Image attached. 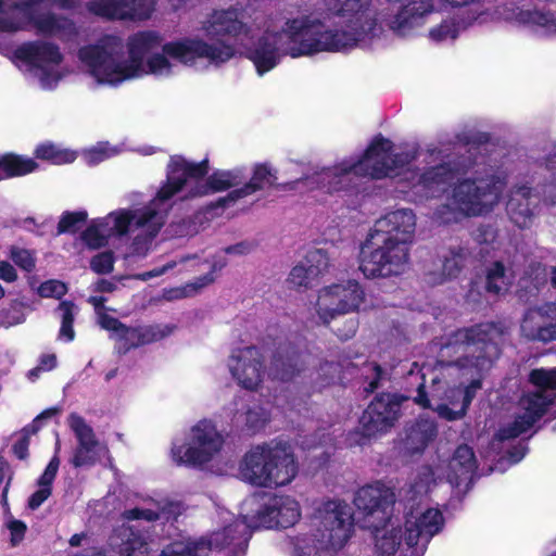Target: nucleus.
Masks as SVG:
<instances>
[{"label": "nucleus", "instance_id": "nucleus-53", "mask_svg": "<svg viewBox=\"0 0 556 556\" xmlns=\"http://www.w3.org/2000/svg\"><path fill=\"white\" fill-rule=\"evenodd\" d=\"M547 169L551 172L549 181L543 187V194L546 200L556 204V161H549Z\"/></svg>", "mask_w": 556, "mask_h": 556}, {"label": "nucleus", "instance_id": "nucleus-51", "mask_svg": "<svg viewBox=\"0 0 556 556\" xmlns=\"http://www.w3.org/2000/svg\"><path fill=\"white\" fill-rule=\"evenodd\" d=\"M5 527L10 531V543L12 546H17L25 536L27 527L26 525L13 517H9L5 521Z\"/></svg>", "mask_w": 556, "mask_h": 556}, {"label": "nucleus", "instance_id": "nucleus-64", "mask_svg": "<svg viewBox=\"0 0 556 556\" xmlns=\"http://www.w3.org/2000/svg\"><path fill=\"white\" fill-rule=\"evenodd\" d=\"M526 455V447L519 446L516 451L509 453V457L514 464L520 462Z\"/></svg>", "mask_w": 556, "mask_h": 556}, {"label": "nucleus", "instance_id": "nucleus-26", "mask_svg": "<svg viewBox=\"0 0 556 556\" xmlns=\"http://www.w3.org/2000/svg\"><path fill=\"white\" fill-rule=\"evenodd\" d=\"M468 250L463 247H452L442 255V264L439 270L427 274V281L431 285H442L455 279L460 274L468 258Z\"/></svg>", "mask_w": 556, "mask_h": 556}, {"label": "nucleus", "instance_id": "nucleus-57", "mask_svg": "<svg viewBox=\"0 0 556 556\" xmlns=\"http://www.w3.org/2000/svg\"><path fill=\"white\" fill-rule=\"evenodd\" d=\"M13 452L20 459L26 458L28 454V439L23 437L17 440L13 445Z\"/></svg>", "mask_w": 556, "mask_h": 556}, {"label": "nucleus", "instance_id": "nucleus-33", "mask_svg": "<svg viewBox=\"0 0 556 556\" xmlns=\"http://www.w3.org/2000/svg\"><path fill=\"white\" fill-rule=\"evenodd\" d=\"M36 168L37 163L33 159L7 154L0 157V180L8 177L26 175Z\"/></svg>", "mask_w": 556, "mask_h": 556}, {"label": "nucleus", "instance_id": "nucleus-49", "mask_svg": "<svg viewBox=\"0 0 556 556\" xmlns=\"http://www.w3.org/2000/svg\"><path fill=\"white\" fill-rule=\"evenodd\" d=\"M10 256L18 267L26 271H30L35 267V257L29 250L13 247Z\"/></svg>", "mask_w": 556, "mask_h": 556}, {"label": "nucleus", "instance_id": "nucleus-45", "mask_svg": "<svg viewBox=\"0 0 556 556\" xmlns=\"http://www.w3.org/2000/svg\"><path fill=\"white\" fill-rule=\"evenodd\" d=\"M26 319L23 305L13 303L10 307L0 311V326L12 327L24 323Z\"/></svg>", "mask_w": 556, "mask_h": 556}, {"label": "nucleus", "instance_id": "nucleus-3", "mask_svg": "<svg viewBox=\"0 0 556 556\" xmlns=\"http://www.w3.org/2000/svg\"><path fill=\"white\" fill-rule=\"evenodd\" d=\"M208 172L207 161L189 162L182 156H172L167 165L166 181L156 195L146 205L111 212L94 219L83 232L81 239L91 249H99L111 237L131 233V253L146 256L165 224L175 197L180 200L219 192L240 185L245 174L242 168L217 170L204 179Z\"/></svg>", "mask_w": 556, "mask_h": 556}, {"label": "nucleus", "instance_id": "nucleus-61", "mask_svg": "<svg viewBox=\"0 0 556 556\" xmlns=\"http://www.w3.org/2000/svg\"><path fill=\"white\" fill-rule=\"evenodd\" d=\"M60 412L59 408H49L42 412L40 415H38L34 421V427L38 428L40 426L41 420L51 418L52 416L56 415Z\"/></svg>", "mask_w": 556, "mask_h": 556}, {"label": "nucleus", "instance_id": "nucleus-43", "mask_svg": "<svg viewBox=\"0 0 556 556\" xmlns=\"http://www.w3.org/2000/svg\"><path fill=\"white\" fill-rule=\"evenodd\" d=\"M316 279L305 265L299 263L291 269L288 281L293 288H308Z\"/></svg>", "mask_w": 556, "mask_h": 556}, {"label": "nucleus", "instance_id": "nucleus-52", "mask_svg": "<svg viewBox=\"0 0 556 556\" xmlns=\"http://www.w3.org/2000/svg\"><path fill=\"white\" fill-rule=\"evenodd\" d=\"M114 257L111 252L97 254L90 262L91 269L97 274H109L113 270Z\"/></svg>", "mask_w": 556, "mask_h": 556}, {"label": "nucleus", "instance_id": "nucleus-32", "mask_svg": "<svg viewBox=\"0 0 556 556\" xmlns=\"http://www.w3.org/2000/svg\"><path fill=\"white\" fill-rule=\"evenodd\" d=\"M118 536L122 540L119 549L112 556H147L149 545L147 538L131 528H123Z\"/></svg>", "mask_w": 556, "mask_h": 556}, {"label": "nucleus", "instance_id": "nucleus-39", "mask_svg": "<svg viewBox=\"0 0 556 556\" xmlns=\"http://www.w3.org/2000/svg\"><path fill=\"white\" fill-rule=\"evenodd\" d=\"M58 311L61 314V328L59 338L61 340H65L66 342H71L75 338L73 323L75 314L77 313V307L73 302L63 301L60 303Z\"/></svg>", "mask_w": 556, "mask_h": 556}, {"label": "nucleus", "instance_id": "nucleus-38", "mask_svg": "<svg viewBox=\"0 0 556 556\" xmlns=\"http://www.w3.org/2000/svg\"><path fill=\"white\" fill-rule=\"evenodd\" d=\"M35 154L38 159L50 161L53 164L62 165L75 161L76 153L67 149H61L52 143H43L37 147Z\"/></svg>", "mask_w": 556, "mask_h": 556}, {"label": "nucleus", "instance_id": "nucleus-58", "mask_svg": "<svg viewBox=\"0 0 556 556\" xmlns=\"http://www.w3.org/2000/svg\"><path fill=\"white\" fill-rule=\"evenodd\" d=\"M368 368L374 372L375 377L370 380L369 387L367 389L368 392H372L375 389H377L379 380L381 379L382 369L377 364H370L368 365Z\"/></svg>", "mask_w": 556, "mask_h": 556}, {"label": "nucleus", "instance_id": "nucleus-22", "mask_svg": "<svg viewBox=\"0 0 556 556\" xmlns=\"http://www.w3.org/2000/svg\"><path fill=\"white\" fill-rule=\"evenodd\" d=\"M417 226V216L412 208L390 211L376 220L370 232L392 236L397 242L412 247Z\"/></svg>", "mask_w": 556, "mask_h": 556}, {"label": "nucleus", "instance_id": "nucleus-12", "mask_svg": "<svg viewBox=\"0 0 556 556\" xmlns=\"http://www.w3.org/2000/svg\"><path fill=\"white\" fill-rule=\"evenodd\" d=\"M223 445L224 438L216 426L210 420H200L185 442H173L170 459L177 466L201 468L220 453Z\"/></svg>", "mask_w": 556, "mask_h": 556}, {"label": "nucleus", "instance_id": "nucleus-23", "mask_svg": "<svg viewBox=\"0 0 556 556\" xmlns=\"http://www.w3.org/2000/svg\"><path fill=\"white\" fill-rule=\"evenodd\" d=\"M536 203L530 187L515 186L506 205L507 214L516 226L527 228L533 222Z\"/></svg>", "mask_w": 556, "mask_h": 556}, {"label": "nucleus", "instance_id": "nucleus-42", "mask_svg": "<svg viewBox=\"0 0 556 556\" xmlns=\"http://www.w3.org/2000/svg\"><path fill=\"white\" fill-rule=\"evenodd\" d=\"M87 212H65L60 218L58 224V235L61 233H74L81 228L87 219Z\"/></svg>", "mask_w": 556, "mask_h": 556}, {"label": "nucleus", "instance_id": "nucleus-48", "mask_svg": "<svg viewBox=\"0 0 556 556\" xmlns=\"http://www.w3.org/2000/svg\"><path fill=\"white\" fill-rule=\"evenodd\" d=\"M2 4V0H0V31L16 33L23 29V21L17 15L3 10Z\"/></svg>", "mask_w": 556, "mask_h": 556}, {"label": "nucleus", "instance_id": "nucleus-19", "mask_svg": "<svg viewBox=\"0 0 556 556\" xmlns=\"http://www.w3.org/2000/svg\"><path fill=\"white\" fill-rule=\"evenodd\" d=\"M395 502L394 493L382 482L362 486L355 494L354 504L364 516L365 528H376L377 522L386 521Z\"/></svg>", "mask_w": 556, "mask_h": 556}, {"label": "nucleus", "instance_id": "nucleus-2", "mask_svg": "<svg viewBox=\"0 0 556 556\" xmlns=\"http://www.w3.org/2000/svg\"><path fill=\"white\" fill-rule=\"evenodd\" d=\"M393 143L376 137L361 157H345L332 166L295 181L278 185L279 189L292 190L300 186L320 189L325 193H352L353 177L371 179L399 178L397 190L414 203L424 202L441 194L456 173L473 168V177L459 179L451 189L446 203L433 213L440 224L457 223L466 217L483 216L500 203L515 165L507 157L485 156V147L466 150L462 147L429 143L425 149L408 144L393 152Z\"/></svg>", "mask_w": 556, "mask_h": 556}, {"label": "nucleus", "instance_id": "nucleus-34", "mask_svg": "<svg viewBox=\"0 0 556 556\" xmlns=\"http://www.w3.org/2000/svg\"><path fill=\"white\" fill-rule=\"evenodd\" d=\"M227 265V261L224 255H215L211 261V271L195 278L193 281L187 283L182 289L176 290L175 298L189 296L195 294L203 288L213 283L215 280L214 273L223 269Z\"/></svg>", "mask_w": 556, "mask_h": 556}, {"label": "nucleus", "instance_id": "nucleus-5", "mask_svg": "<svg viewBox=\"0 0 556 556\" xmlns=\"http://www.w3.org/2000/svg\"><path fill=\"white\" fill-rule=\"evenodd\" d=\"M241 519L233 520L230 511L223 510L220 531L197 541H179L165 547L161 556H211L225 547H231L235 556H243L251 531L258 528H290L301 518L299 502L288 495L273 496L263 501L258 495L245 498L241 506Z\"/></svg>", "mask_w": 556, "mask_h": 556}, {"label": "nucleus", "instance_id": "nucleus-6", "mask_svg": "<svg viewBox=\"0 0 556 556\" xmlns=\"http://www.w3.org/2000/svg\"><path fill=\"white\" fill-rule=\"evenodd\" d=\"M432 482L434 472L425 466L404 490L405 546L410 552L409 556H422L431 539L444 527V517L440 509L422 506Z\"/></svg>", "mask_w": 556, "mask_h": 556}, {"label": "nucleus", "instance_id": "nucleus-40", "mask_svg": "<svg viewBox=\"0 0 556 556\" xmlns=\"http://www.w3.org/2000/svg\"><path fill=\"white\" fill-rule=\"evenodd\" d=\"M300 263L305 265L309 269L311 274L318 278L328 269L330 255L324 249H312L305 254L304 258Z\"/></svg>", "mask_w": 556, "mask_h": 556}, {"label": "nucleus", "instance_id": "nucleus-10", "mask_svg": "<svg viewBox=\"0 0 556 556\" xmlns=\"http://www.w3.org/2000/svg\"><path fill=\"white\" fill-rule=\"evenodd\" d=\"M409 250L392 236L369 232L362 248L359 269L367 278L402 275L409 266Z\"/></svg>", "mask_w": 556, "mask_h": 556}, {"label": "nucleus", "instance_id": "nucleus-62", "mask_svg": "<svg viewBox=\"0 0 556 556\" xmlns=\"http://www.w3.org/2000/svg\"><path fill=\"white\" fill-rule=\"evenodd\" d=\"M55 365H56V357H55V355L50 354V355H45L41 357L39 366L43 370H51L52 368L55 367Z\"/></svg>", "mask_w": 556, "mask_h": 556}, {"label": "nucleus", "instance_id": "nucleus-9", "mask_svg": "<svg viewBox=\"0 0 556 556\" xmlns=\"http://www.w3.org/2000/svg\"><path fill=\"white\" fill-rule=\"evenodd\" d=\"M535 391L520 399V413L515 420L500 429V441L509 440L527 432L556 399V368H538L530 374Z\"/></svg>", "mask_w": 556, "mask_h": 556}, {"label": "nucleus", "instance_id": "nucleus-13", "mask_svg": "<svg viewBox=\"0 0 556 556\" xmlns=\"http://www.w3.org/2000/svg\"><path fill=\"white\" fill-rule=\"evenodd\" d=\"M475 17L481 23L506 22L541 37H556V11L547 8L523 9L514 2H504L493 10L479 11Z\"/></svg>", "mask_w": 556, "mask_h": 556}, {"label": "nucleus", "instance_id": "nucleus-50", "mask_svg": "<svg viewBox=\"0 0 556 556\" xmlns=\"http://www.w3.org/2000/svg\"><path fill=\"white\" fill-rule=\"evenodd\" d=\"M67 292V287L64 282L55 279L42 282L38 288V293L42 298L60 299Z\"/></svg>", "mask_w": 556, "mask_h": 556}, {"label": "nucleus", "instance_id": "nucleus-59", "mask_svg": "<svg viewBox=\"0 0 556 556\" xmlns=\"http://www.w3.org/2000/svg\"><path fill=\"white\" fill-rule=\"evenodd\" d=\"M531 275H534L532 280L534 281L535 287H538L541 283H544L547 277L546 269L543 266H541V264H538L532 268Z\"/></svg>", "mask_w": 556, "mask_h": 556}, {"label": "nucleus", "instance_id": "nucleus-4", "mask_svg": "<svg viewBox=\"0 0 556 556\" xmlns=\"http://www.w3.org/2000/svg\"><path fill=\"white\" fill-rule=\"evenodd\" d=\"M497 327L481 324L468 329H459L451 333L439 351L438 366L448 374L457 371L470 380L465 388L445 389L443 382L433 376L429 391H426V376L429 368L412 365L407 374V383L416 386L415 402L422 407L432 408L446 420H457L465 416L472 399L481 389V372L486 369L497 354L494 338Z\"/></svg>", "mask_w": 556, "mask_h": 556}, {"label": "nucleus", "instance_id": "nucleus-63", "mask_svg": "<svg viewBox=\"0 0 556 556\" xmlns=\"http://www.w3.org/2000/svg\"><path fill=\"white\" fill-rule=\"evenodd\" d=\"M346 328H348V331L345 333H339L341 339L346 340V339L351 338L356 332V329H357L356 320L350 319L346 324Z\"/></svg>", "mask_w": 556, "mask_h": 556}, {"label": "nucleus", "instance_id": "nucleus-28", "mask_svg": "<svg viewBox=\"0 0 556 556\" xmlns=\"http://www.w3.org/2000/svg\"><path fill=\"white\" fill-rule=\"evenodd\" d=\"M301 370L300 355L290 348H279L273 357L269 375L274 379L288 381Z\"/></svg>", "mask_w": 556, "mask_h": 556}, {"label": "nucleus", "instance_id": "nucleus-18", "mask_svg": "<svg viewBox=\"0 0 556 556\" xmlns=\"http://www.w3.org/2000/svg\"><path fill=\"white\" fill-rule=\"evenodd\" d=\"M67 425L76 439L70 463L75 468L94 466L108 453L106 445L98 440L92 427L78 414L72 413Z\"/></svg>", "mask_w": 556, "mask_h": 556}, {"label": "nucleus", "instance_id": "nucleus-31", "mask_svg": "<svg viewBox=\"0 0 556 556\" xmlns=\"http://www.w3.org/2000/svg\"><path fill=\"white\" fill-rule=\"evenodd\" d=\"M60 459L54 455L38 479V490L28 500V507L30 509H37L51 495V485L58 473Z\"/></svg>", "mask_w": 556, "mask_h": 556}, {"label": "nucleus", "instance_id": "nucleus-56", "mask_svg": "<svg viewBox=\"0 0 556 556\" xmlns=\"http://www.w3.org/2000/svg\"><path fill=\"white\" fill-rule=\"evenodd\" d=\"M253 250V244L248 242H240L235 245H230L225 249V253L227 254H237V255H244L250 253Z\"/></svg>", "mask_w": 556, "mask_h": 556}, {"label": "nucleus", "instance_id": "nucleus-25", "mask_svg": "<svg viewBox=\"0 0 556 556\" xmlns=\"http://www.w3.org/2000/svg\"><path fill=\"white\" fill-rule=\"evenodd\" d=\"M375 536L377 556H394L401 548L405 536L397 519L389 517L386 521L377 522L376 528H369Z\"/></svg>", "mask_w": 556, "mask_h": 556}, {"label": "nucleus", "instance_id": "nucleus-35", "mask_svg": "<svg viewBox=\"0 0 556 556\" xmlns=\"http://www.w3.org/2000/svg\"><path fill=\"white\" fill-rule=\"evenodd\" d=\"M437 434V427L432 420L421 418L410 429L408 441L416 451L422 450Z\"/></svg>", "mask_w": 556, "mask_h": 556}, {"label": "nucleus", "instance_id": "nucleus-8", "mask_svg": "<svg viewBox=\"0 0 556 556\" xmlns=\"http://www.w3.org/2000/svg\"><path fill=\"white\" fill-rule=\"evenodd\" d=\"M317 545L312 549L298 546L295 556H317V549L339 551L352 538L354 518L351 506L342 500H326L315 508Z\"/></svg>", "mask_w": 556, "mask_h": 556}, {"label": "nucleus", "instance_id": "nucleus-36", "mask_svg": "<svg viewBox=\"0 0 556 556\" xmlns=\"http://www.w3.org/2000/svg\"><path fill=\"white\" fill-rule=\"evenodd\" d=\"M466 26H468L467 20L462 26L454 18H446L429 29L428 38L435 43L444 42L447 40H455L458 37L460 30Z\"/></svg>", "mask_w": 556, "mask_h": 556}, {"label": "nucleus", "instance_id": "nucleus-37", "mask_svg": "<svg viewBox=\"0 0 556 556\" xmlns=\"http://www.w3.org/2000/svg\"><path fill=\"white\" fill-rule=\"evenodd\" d=\"M510 285V276L501 262L493 263L486 271L485 289L493 294H500Z\"/></svg>", "mask_w": 556, "mask_h": 556}, {"label": "nucleus", "instance_id": "nucleus-46", "mask_svg": "<svg viewBox=\"0 0 556 556\" xmlns=\"http://www.w3.org/2000/svg\"><path fill=\"white\" fill-rule=\"evenodd\" d=\"M340 366L334 363H325L323 364L318 371L316 378V384L319 389L334 383L337 379H339Z\"/></svg>", "mask_w": 556, "mask_h": 556}, {"label": "nucleus", "instance_id": "nucleus-1", "mask_svg": "<svg viewBox=\"0 0 556 556\" xmlns=\"http://www.w3.org/2000/svg\"><path fill=\"white\" fill-rule=\"evenodd\" d=\"M326 14H303L286 21L281 31L266 26L264 16L249 25L235 8L214 10L201 22L208 38L182 37L164 42L155 30L132 34L125 41L105 34L80 47L77 58L84 74L98 86L118 87L148 75L168 78L177 64L195 71L219 68L236 55L231 38L245 49L260 76L276 67L286 54L311 56L372 48L387 40L384 16L375 0H323Z\"/></svg>", "mask_w": 556, "mask_h": 556}, {"label": "nucleus", "instance_id": "nucleus-7", "mask_svg": "<svg viewBox=\"0 0 556 556\" xmlns=\"http://www.w3.org/2000/svg\"><path fill=\"white\" fill-rule=\"evenodd\" d=\"M242 480L263 488L285 486L298 475L290 447L282 442L265 443L249 450L239 466Z\"/></svg>", "mask_w": 556, "mask_h": 556}, {"label": "nucleus", "instance_id": "nucleus-24", "mask_svg": "<svg viewBox=\"0 0 556 556\" xmlns=\"http://www.w3.org/2000/svg\"><path fill=\"white\" fill-rule=\"evenodd\" d=\"M276 181L277 173L275 169H273L268 164H257L254 166L250 181L243 187L230 191L226 197L218 199L217 205L223 207L230 206L242 198L274 186Z\"/></svg>", "mask_w": 556, "mask_h": 556}, {"label": "nucleus", "instance_id": "nucleus-60", "mask_svg": "<svg viewBox=\"0 0 556 556\" xmlns=\"http://www.w3.org/2000/svg\"><path fill=\"white\" fill-rule=\"evenodd\" d=\"M116 289V285L106 279H99L93 285V290L97 292H113Z\"/></svg>", "mask_w": 556, "mask_h": 556}, {"label": "nucleus", "instance_id": "nucleus-30", "mask_svg": "<svg viewBox=\"0 0 556 556\" xmlns=\"http://www.w3.org/2000/svg\"><path fill=\"white\" fill-rule=\"evenodd\" d=\"M270 419L269 413L260 405L248 407L245 410L236 413L232 416V422L242 427L250 433H256L263 430Z\"/></svg>", "mask_w": 556, "mask_h": 556}, {"label": "nucleus", "instance_id": "nucleus-15", "mask_svg": "<svg viewBox=\"0 0 556 556\" xmlns=\"http://www.w3.org/2000/svg\"><path fill=\"white\" fill-rule=\"evenodd\" d=\"M99 324L103 329L112 333V337L118 342V349L123 352L142 344L160 341L170 336L175 330V326L170 324H155L130 328L115 317L104 313L99 314Z\"/></svg>", "mask_w": 556, "mask_h": 556}, {"label": "nucleus", "instance_id": "nucleus-29", "mask_svg": "<svg viewBox=\"0 0 556 556\" xmlns=\"http://www.w3.org/2000/svg\"><path fill=\"white\" fill-rule=\"evenodd\" d=\"M181 505L177 502H169L161 504L159 502H151L148 506L135 507L126 509L123 516L127 520H147L153 521L162 516L166 519L180 514Z\"/></svg>", "mask_w": 556, "mask_h": 556}, {"label": "nucleus", "instance_id": "nucleus-47", "mask_svg": "<svg viewBox=\"0 0 556 556\" xmlns=\"http://www.w3.org/2000/svg\"><path fill=\"white\" fill-rule=\"evenodd\" d=\"M197 258H198L197 255H189V254L188 255H184V256L179 257L178 260H174V261L167 262L162 267H157V268H154L152 270L142 273V274L138 275V278L143 280V281H147L149 279L159 277V276L167 273L168 270L175 268L179 264L180 265H185V264H187V263H189L191 261H194Z\"/></svg>", "mask_w": 556, "mask_h": 556}, {"label": "nucleus", "instance_id": "nucleus-55", "mask_svg": "<svg viewBox=\"0 0 556 556\" xmlns=\"http://www.w3.org/2000/svg\"><path fill=\"white\" fill-rule=\"evenodd\" d=\"M17 278L16 270L7 261H0V279L7 282H13Z\"/></svg>", "mask_w": 556, "mask_h": 556}, {"label": "nucleus", "instance_id": "nucleus-44", "mask_svg": "<svg viewBox=\"0 0 556 556\" xmlns=\"http://www.w3.org/2000/svg\"><path fill=\"white\" fill-rule=\"evenodd\" d=\"M117 154V149L106 143H99L84 152V160L89 165H96Z\"/></svg>", "mask_w": 556, "mask_h": 556}, {"label": "nucleus", "instance_id": "nucleus-14", "mask_svg": "<svg viewBox=\"0 0 556 556\" xmlns=\"http://www.w3.org/2000/svg\"><path fill=\"white\" fill-rule=\"evenodd\" d=\"M364 292L356 281L332 283L318 291L315 312L320 323L327 325L340 315L357 309Z\"/></svg>", "mask_w": 556, "mask_h": 556}, {"label": "nucleus", "instance_id": "nucleus-21", "mask_svg": "<svg viewBox=\"0 0 556 556\" xmlns=\"http://www.w3.org/2000/svg\"><path fill=\"white\" fill-rule=\"evenodd\" d=\"M521 334L533 341L556 340V304L547 302L528 308L520 324Z\"/></svg>", "mask_w": 556, "mask_h": 556}, {"label": "nucleus", "instance_id": "nucleus-17", "mask_svg": "<svg viewBox=\"0 0 556 556\" xmlns=\"http://www.w3.org/2000/svg\"><path fill=\"white\" fill-rule=\"evenodd\" d=\"M400 401L396 395L381 394L368 405L359 418L362 434L350 440V445L364 444V440L389 430L399 418Z\"/></svg>", "mask_w": 556, "mask_h": 556}, {"label": "nucleus", "instance_id": "nucleus-54", "mask_svg": "<svg viewBox=\"0 0 556 556\" xmlns=\"http://www.w3.org/2000/svg\"><path fill=\"white\" fill-rule=\"evenodd\" d=\"M547 169L551 172L549 181L543 187V194L546 200L556 204V161H549Z\"/></svg>", "mask_w": 556, "mask_h": 556}, {"label": "nucleus", "instance_id": "nucleus-11", "mask_svg": "<svg viewBox=\"0 0 556 556\" xmlns=\"http://www.w3.org/2000/svg\"><path fill=\"white\" fill-rule=\"evenodd\" d=\"M15 58L23 63L26 75L42 89L55 88L70 73L60 47L50 41L26 42L15 50Z\"/></svg>", "mask_w": 556, "mask_h": 556}, {"label": "nucleus", "instance_id": "nucleus-20", "mask_svg": "<svg viewBox=\"0 0 556 556\" xmlns=\"http://www.w3.org/2000/svg\"><path fill=\"white\" fill-rule=\"evenodd\" d=\"M155 0H91L87 10L106 20L142 21L151 16Z\"/></svg>", "mask_w": 556, "mask_h": 556}, {"label": "nucleus", "instance_id": "nucleus-41", "mask_svg": "<svg viewBox=\"0 0 556 556\" xmlns=\"http://www.w3.org/2000/svg\"><path fill=\"white\" fill-rule=\"evenodd\" d=\"M441 5L451 7V8H462L468 7V15H467V24H479L484 25L485 23H481L476 20V15L479 11L482 10H493L495 7H485L482 3V0H438Z\"/></svg>", "mask_w": 556, "mask_h": 556}, {"label": "nucleus", "instance_id": "nucleus-27", "mask_svg": "<svg viewBox=\"0 0 556 556\" xmlns=\"http://www.w3.org/2000/svg\"><path fill=\"white\" fill-rule=\"evenodd\" d=\"M477 469V459L471 447L460 445L456 448L448 463L447 480L453 485H459L471 478Z\"/></svg>", "mask_w": 556, "mask_h": 556}, {"label": "nucleus", "instance_id": "nucleus-16", "mask_svg": "<svg viewBox=\"0 0 556 556\" xmlns=\"http://www.w3.org/2000/svg\"><path fill=\"white\" fill-rule=\"evenodd\" d=\"M227 367L238 386L250 391L258 390L266 376L264 356L254 345L233 349Z\"/></svg>", "mask_w": 556, "mask_h": 556}]
</instances>
